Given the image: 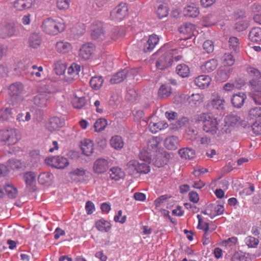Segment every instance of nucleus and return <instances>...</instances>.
<instances>
[{"label": "nucleus", "mask_w": 261, "mask_h": 261, "mask_svg": "<svg viewBox=\"0 0 261 261\" xmlns=\"http://www.w3.org/2000/svg\"><path fill=\"white\" fill-rule=\"evenodd\" d=\"M152 154L147 150L143 149L140 153L139 157L140 161L137 160L130 161L127 164L126 169L128 174H147L150 170L148 165L151 163Z\"/></svg>", "instance_id": "nucleus-1"}, {"label": "nucleus", "mask_w": 261, "mask_h": 261, "mask_svg": "<svg viewBox=\"0 0 261 261\" xmlns=\"http://www.w3.org/2000/svg\"><path fill=\"white\" fill-rule=\"evenodd\" d=\"M248 73L252 77L249 82L251 87V97L255 103L261 105V73L254 68H250Z\"/></svg>", "instance_id": "nucleus-2"}, {"label": "nucleus", "mask_w": 261, "mask_h": 261, "mask_svg": "<svg viewBox=\"0 0 261 261\" xmlns=\"http://www.w3.org/2000/svg\"><path fill=\"white\" fill-rule=\"evenodd\" d=\"M195 122L201 123L203 130L205 132L215 135L217 133V127L220 121L211 114L203 113L197 116Z\"/></svg>", "instance_id": "nucleus-3"}, {"label": "nucleus", "mask_w": 261, "mask_h": 261, "mask_svg": "<svg viewBox=\"0 0 261 261\" xmlns=\"http://www.w3.org/2000/svg\"><path fill=\"white\" fill-rule=\"evenodd\" d=\"M19 131L14 128H8L0 130V145H13L20 139Z\"/></svg>", "instance_id": "nucleus-4"}, {"label": "nucleus", "mask_w": 261, "mask_h": 261, "mask_svg": "<svg viewBox=\"0 0 261 261\" xmlns=\"http://www.w3.org/2000/svg\"><path fill=\"white\" fill-rule=\"evenodd\" d=\"M173 56L172 54L166 53L161 56L155 63L156 67L160 70H164L172 66Z\"/></svg>", "instance_id": "nucleus-5"}, {"label": "nucleus", "mask_w": 261, "mask_h": 261, "mask_svg": "<svg viewBox=\"0 0 261 261\" xmlns=\"http://www.w3.org/2000/svg\"><path fill=\"white\" fill-rule=\"evenodd\" d=\"M127 11L128 8L126 3H121L113 10L110 16L112 19L121 20L126 15Z\"/></svg>", "instance_id": "nucleus-6"}, {"label": "nucleus", "mask_w": 261, "mask_h": 261, "mask_svg": "<svg viewBox=\"0 0 261 261\" xmlns=\"http://www.w3.org/2000/svg\"><path fill=\"white\" fill-rule=\"evenodd\" d=\"M36 177L35 173L32 171L27 172L23 174V178L26 185V189L29 192L36 190Z\"/></svg>", "instance_id": "nucleus-7"}, {"label": "nucleus", "mask_w": 261, "mask_h": 261, "mask_svg": "<svg viewBox=\"0 0 261 261\" xmlns=\"http://www.w3.org/2000/svg\"><path fill=\"white\" fill-rule=\"evenodd\" d=\"M109 168L108 161L102 158L97 159L93 164V170L95 173L102 174L106 172Z\"/></svg>", "instance_id": "nucleus-8"}, {"label": "nucleus", "mask_w": 261, "mask_h": 261, "mask_svg": "<svg viewBox=\"0 0 261 261\" xmlns=\"http://www.w3.org/2000/svg\"><path fill=\"white\" fill-rule=\"evenodd\" d=\"M50 166L58 169H63L69 165L68 160L63 157L60 156H55L50 157Z\"/></svg>", "instance_id": "nucleus-9"}, {"label": "nucleus", "mask_w": 261, "mask_h": 261, "mask_svg": "<svg viewBox=\"0 0 261 261\" xmlns=\"http://www.w3.org/2000/svg\"><path fill=\"white\" fill-rule=\"evenodd\" d=\"M94 50V46L92 43L83 44L79 51L80 56L84 60H88Z\"/></svg>", "instance_id": "nucleus-10"}, {"label": "nucleus", "mask_w": 261, "mask_h": 261, "mask_svg": "<svg viewBox=\"0 0 261 261\" xmlns=\"http://www.w3.org/2000/svg\"><path fill=\"white\" fill-rule=\"evenodd\" d=\"M23 85L20 82H16L11 84L8 88V93L12 96H17L23 91Z\"/></svg>", "instance_id": "nucleus-11"}, {"label": "nucleus", "mask_w": 261, "mask_h": 261, "mask_svg": "<svg viewBox=\"0 0 261 261\" xmlns=\"http://www.w3.org/2000/svg\"><path fill=\"white\" fill-rule=\"evenodd\" d=\"M159 38L156 35L152 34L149 36L147 41L144 43L143 51L144 53L150 52L157 44Z\"/></svg>", "instance_id": "nucleus-12"}, {"label": "nucleus", "mask_w": 261, "mask_h": 261, "mask_svg": "<svg viewBox=\"0 0 261 261\" xmlns=\"http://www.w3.org/2000/svg\"><path fill=\"white\" fill-rule=\"evenodd\" d=\"M246 98V94L243 92H239L233 95L231 98L232 106L237 108H240L244 103Z\"/></svg>", "instance_id": "nucleus-13"}, {"label": "nucleus", "mask_w": 261, "mask_h": 261, "mask_svg": "<svg viewBox=\"0 0 261 261\" xmlns=\"http://www.w3.org/2000/svg\"><path fill=\"white\" fill-rule=\"evenodd\" d=\"M231 69L229 67H226V65L220 67L217 73L216 77L218 80L225 81L229 77Z\"/></svg>", "instance_id": "nucleus-14"}, {"label": "nucleus", "mask_w": 261, "mask_h": 261, "mask_svg": "<svg viewBox=\"0 0 261 261\" xmlns=\"http://www.w3.org/2000/svg\"><path fill=\"white\" fill-rule=\"evenodd\" d=\"M81 149L84 154L86 156L90 155L93 152V143L88 139H85L83 142H81Z\"/></svg>", "instance_id": "nucleus-15"}, {"label": "nucleus", "mask_w": 261, "mask_h": 261, "mask_svg": "<svg viewBox=\"0 0 261 261\" xmlns=\"http://www.w3.org/2000/svg\"><path fill=\"white\" fill-rule=\"evenodd\" d=\"M81 71L80 65L72 63L70 66L68 68L67 73L69 75H72V77H65V80L70 83H71L75 75H78L79 72Z\"/></svg>", "instance_id": "nucleus-16"}, {"label": "nucleus", "mask_w": 261, "mask_h": 261, "mask_svg": "<svg viewBox=\"0 0 261 261\" xmlns=\"http://www.w3.org/2000/svg\"><path fill=\"white\" fill-rule=\"evenodd\" d=\"M178 139L174 136L167 138L164 141L165 147L168 150H174L178 147Z\"/></svg>", "instance_id": "nucleus-17"}, {"label": "nucleus", "mask_w": 261, "mask_h": 261, "mask_svg": "<svg viewBox=\"0 0 261 261\" xmlns=\"http://www.w3.org/2000/svg\"><path fill=\"white\" fill-rule=\"evenodd\" d=\"M64 125V121L59 117L50 118V132L59 130Z\"/></svg>", "instance_id": "nucleus-18"}, {"label": "nucleus", "mask_w": 261, "mask_h": 261, "mask_svg": "<svg viewBox=\"0 0 261 261\" xmlns=\"http://www.w3.org/2000/svg\"><path fill=\"white\" fill-rule=\"evenodd\" d=\"M161 142V139L158 137H153L147 141V150L148 152H156L158 149L159 145ZM145 150V149H144Z\"/></svg>", "instance_id": "nucleus-19"}, {"label": "nucleus", "mask_w": 261, "mask_h": 261, "mask_svg": "<svg viewBox=\"0 0 261 261\" xmlns=\"http://www.w3.org/2000/svg\"><path fill=\"white\" fill-rule=\"evenodd\" d=\"M91 38L94 40H103L104 38V33L102 30V27L101 24L99 25H92L91 27Z\"/></svg>", "instance_id": "nucleus-20"}, {"label": "nucleus", "mask_w": 261, "mask_h": 261, "mask_svg": "<svg viewBox=\"0 0 261 261\" xmlns=\"http://www.w3.org/2000/svg\"><path fill=\"white\" fill-rule=\"evenodd\" d=\"M249 38L253 42L259 43L261 42V28L255 27L252 28L249 32Z\"/></svg>", "instance_id": "nucleus-21"}, {"label": "nucleus", "mask_w": 261, "mask_h": 261, "mask_svg": "<svg viewBox=\"0 0 261 261\" xmlns=\"http://www.w3.org/2000/svg\"><path fill=\"white\" fill-rule=\"evenodd\" d=\"M218 66V61L212 59L205 62L204 64L201 66V70L205 73L211 72L216 69Z\"/></svg>", "instance_id": "nucleus-22"}, {"label": "nucleus", "mask_w": 261, "mask_h": 261, "mask_svg": "<svg viewBox=\"0 0 261 261\" xmlns=\"http://www.w3.org/2000/svg\"><path fill=\"white\" fill-rule=\"evenodd\" d=\"M128 70L124 69L117 72L110 80V83L112 84H118L123 81L128 74Z\"/></svg>", "instance_id": "nucleus-23"}, {"label": "nucleus", "mask_w": 261, "mask_h": 261, "mask_svg": "<svg viewBox=\"0 0 261 261\" xmlns=\"http://www.w3.org/2000/svg\"><path fill=\"white\" fill-rule=\"evenodd\" d=\"M168 126L167 123L162 121L159 122L151 121L149 124V129L152 133H156L160 130L167 128Z\"/></svg>", "instance_id": "nucleus-24"}, {"label": "nucleus", "mask_w": 261, "mask_h": 261, "mask_svg": "<svg viewBox=\"0 0 261 261\" xmlns=\"http://www.w3.org/2000/svg\"><path fill=\"white\" fill-rule=\"evenodd\" d=\"M211 81V79L209 76L201 75L195 79V82L201 89H205L209 86Z\"/></svg>", "instance_id": "nucleus-25"}, {"label": "nucleus", "mask_w": 261, "mask_h": 261, "mask_svg": "<svg viewBox=\"0 0 261 261\" xmlns=\"http://www.w3.org/2000/svg\"><path fill=\"white\" fill-rule=\"evenodd\" d=\"M218 131L216 134L218 136H222L224 134H230L232 130V126H231L228 123H227L226 120L220 123L218 125Z\"/></svg>", "instance_id": "nucleus-26"}, {"label": "nucleus", "mask_w": 261, "mask_h": 261, "mask_svg": "<svg viewBox=\"0 0 261 261\" xmlns=\"http://www.w3.org/2000/svg\"><path fill=\"white\" fill-rule=\"evenodd\" d=\"M178 153L181 158L185 159H192L195 156V151L189 147L182 148L178 150Z\"/></svg>", "instance_id": "nucleus-27"}, {"label": "nucleus", "mask_w": 261, "mask_h": 261, "mask_svg": "<svg viewBox=\"0 0 261 261\" xmlns=\"http://www.w3.org/2000/svg\"><path fill=\"white\" fill-rule=\"evenodd\" d=\"M224 103V99L217 95L212 99L208 105L216 109H223Z\"/></svg>", "instance_id": "nucleus-28"}, {"label": "nucleus", "mask_w": 261, "mask_h": 261, "mask_svg": "<svg viewBox=\"0 0 261 261\" xmlns=\"http://www.w3.org/2000/svg\"><path fill=\"white\" fill-rule=\"evenodd\" d=\"M67 64L61 61H57L54 63L53 72L58 75L63 74L66 69Z\"/></svg>", "instance_id": "nucleus-29"}, {"label": "nucleus", "mask_w": 261, "mask_h": 261, "mask_svg": "<svg viewBox=\"0 0 261 261\" xmlns=\"http://www.w3.org/2000/svg\"><path fill=\"white\" fill-rule=\"evenodd\" d=\"M12 117V109L4 107L0 109V121H8Z\"/></svg>", "instance_id": "nucleus-30"}, {"label": "nucleus", "mask_w": 261, "mask_h": 261, "mask_svg": "<svg viewBox=\"0 0 261 261\" xmlns=\"http://www.w3.org/2000/svg\"><path fill=\"white\" fill-rule=\"evenodd\" d=\"M176 72L182 77H187L190 74V68L186 64H180L176 66Z\"/></svg>", "instance_id": "nucleus-31"}, {"label": "nucleus", "mask_w": 261, "mask_h": 261, "mask_svg": "<svg viewBox=\"0 0 261 261\" xmlns=\"http://www.w3.org/2000/svg\"><path fill=\"white\" fill-rule=\"evenodd\" d=\"M111 146L116 150H120L124 146V142L121 137L115 136L110 140Z\"/></svg>", "instance_id": "nucleus-32"}, {"label": "nucleus", "mask_w": 261, "mask_h": 261, "mask_svg": "<svg viewBox=\"0 0 261 261\" xmlns=\"http://www.w3.org/2000/svg\"><path fill=\"white\" fill-rule=\"evenodd\" d=\"M7 166L13 170H19L25 168L24 163L17 159H10L7 162Z\"/></svg>", "instance_id": "nucleus-33"}, {"label": "nucleus", "mask_w": 261, "mask_h": 261, "mask_svg": "<svg viewBox=\"0 0 261 261\" xmlns=\"http://www.w3.org/2000/svg\"><path fill=\"white\" fill-rule=\"evenodd\" d=\"M103 80L101 76H95L92 77L90 81L91 87L94 90H98L102 85Z\"/></svg>", "instance_id": "nucleus-34"}, {"label": "nucleus", "mask_w": 261, "mask_h": 261, "mask_svg": "<svg viewBox=\"0 0 261 261\" xmlns=\"http://www.w3.org/2000/svg\"><path fill=\"white\" fill-rule=\"evenodd\" d=\"M51 28L50 34L53 35H56L60 32L63 31L64 29V25L60 23H56L54 20H51L50 18V28Z\"/></svg>", "instance_id": "nucleus-35"}, {"label": "nucleus", "mask_w": 261, "mask_h": 261, "mask_svg": "<svg viewBox=\"0 0 261 261\" xmlns=\"http://www.w3.org/2000/svg\"><path fill=\"white\" fill-rule=\"evenodd\" d=\"M184 13L185 16L196 17L199 14V11L198 8L192 6H188L185 8Z\"/></svg>", "instance_id": "nucleus-36"}, {"label": "nucleus", "mask_w": 261, "mask_h": 261, "mask_svg": "<svg viewBox=\"0 0 261 261\" xmlns=\"http://www.w3.org/2000/svg\"><path fill=\"white\" fill-rule=\"evenodd\" d=\"M188 101L192 107H197L202 101V96L200 94H193L189 97Z\"/></svg>", "instance_id": "nucleus-37"}, {"label": "nucleus", "mask_w": 261, "mask_h": 261, "mask_svg": "<svg viewBox=\"0 0 261 261\" xmlns=\"http://www.w3.org/2000/svg\"><path fill=\"white\" fill-rule=\"evenodd\" d=\"M72 103L74 108L82 109L85 106L86 100L84 97H78L75 96L72 100Z\"/></svg>", "instance_id": "nucleus-38"}, {"label": "nucleus", "mask_w": 261, "mask_h": 261, "mask_svg": "<svg viewBox=\"0 0 261 261\" xmlns=\"http://www.w3.org/2000/svg\"><path fill=\"white\" fill-rule=\"evenodd\" d=\"M248 118L250 120H261V107H255L250 109L248 114Z\"/></svg>", "instance_id": "nucleus-39"}, {"label": "nucleus", "mask_w": 261, "mask_h": 261, "mask_svg": "<svg viewBox=\"0 0 261 261\" xmlns=\"http://www.w3.org/2000/svg\"><path fill=\"white\" fill-rule=\"evenodd\" d=\"M56 48L58 52L64 54L70 50L71 44L68 42H58L56 44Z\"/></svg>", "instance_id": "nucleus-40"}, {"label": "nucleus", "mask_w": 261, "mask_h": 261, "mask_svg": "<svg viewBox=\"0 0 261 261\" xmlns=\"http://www.w3.org/2000/svg\"><path fill=\"white\" fill-rule=\"evenodd\" d=\"M171 88L170 86L162 85L158 91V95L160 98L167 97L170 95Z\"/></svg>", "instance_id": "nucleus-41"}, {"label": "nucleus", "mask_w": 261, "mask_h": 261, "mask_svg": "<svg viewBox=\"0 0 261 261\" xmlns=\"http://www.w3.org/2000/svg\"><path fill=\"white\" fill-rule=\"evenodd\" d=\"M194 29V25L191 23H184L178 28V31L184 34H191Z\"/></svg>", "instance_id": "nucleus-42"}, {"label": "nucleus", "mask_w": 261, "mask_h": 261, "mask_svg": "<svg viewBox=\"0 0 261 261\" xmlns=\"http://www.w3.org/2000/svg\"><path fill=\"white\" fill-rule=\"evenodd\" d=\"M107 125V121L105 118L98 119L94 123V127L95 132H100L103 130Z\"/></svg>", "instance_id": "nucleus-43"}, {"label": "nucleus", "mask_w": 261, "mask_h": 261, "mask_svg": "<svg viewBox=\"0 0 261 261\" xmlns=\"http://www.w3.org/2000/svg\"><path fill=\"white\" fill-rule=\"evenodd\" d=\"M169 9L166 4H160L156 10V14L159 18L161 19L168 16Z\"/></svg>", "instance_id": "nucleus-44"}, {"label": "nucleus", "mask_w": 261, "mask_h": 261, "mask_svg": "<svg viewBox=\"0 0 261 261\" xmlns=\"http://www.w3.org/2000/svg\"><path fill=\"white\" fill-rule=\"evenodd\" d=\"M110 177L112 179L115 180H118L121 178L122 175V173L121 171V169L118 167H113L110 170Z\"/></svg>", "instance_id": "nucleus-45"}, {"label": "nucleus", "mask_w": 261, "mask_h": 261, "mask_svg": "<svg viewBox=\"0 0 261 261\" xmlns=\"http://www.w3.org/2000/svg\"><path fill=\"white\" fill-rule=\"evenodd\" d=\"M228 43L230 49L232 50L234 53H237L239 50V39L236 37H231L229 38Z\"/></svg>", "instance_id": "nucleus-46"}, {"label": "nucleus", "mask_w": 261, "mask_h": 261, "mask_svg": "<svg viewBox=\"0 0 261 261\" xmlns=\"http://www.w3.org/2000/svg\"><path fill=\"white\" fill-rule=\"evenodd\" d=\"M6 192L8 196L10 198H14L17 194V190L16 188L11 184H6L5 187Z\"/></svg>", "instance_id": "nucleus-47"}, {"label": "nucleus", "mask_w": 261, "mask_h": 261, "mask_svg": "<svg viewBox=\"0 0 261 261\" xmlns=\"http://www.w3.org/2000/svg\"><path fill=\"white\" fill-rule=\"evenodd\" d=\"M29 44L32 47H38L41 44V40L39 36L36 34H33L30 37Z\"/></svg>", "instance_id": "nucleus-48"}, {"label": "nucleus", "mask_w": 261, "mask_h": 261, "mask_svg": "<svg viewBox=\"0 0 261 261\" xmlns=\"http://www.w3.org/2000/svg\"><path fill=\"white\" fill-rule=\"evenodd\" d=\"M4 30L7 36L11 37L16 32V28L14 23L11 22L7 23L4 27Z\"/></svg>", "instance_id": "nucleus-49"}, {"label": "nucleus", "mask_w": 261, "mask_h": 261, "mask_svg": "<svg viewBox=\"0 0 261 261\" xmlns=\"http://www.w3.org/2000/svg\"><path fill=\"white\" fill-rule=\"evenodd\" d=\"M240 120V117L237 115H231L227 117L226 121L227 123L232 126L233 128L234 126L238 127L239 122Z\"/></svg>", "instance_id": "nucleus-50"}, {"label": "nucleus", "mask_w": 261, "mask_h": 261, "mask_svg": "<svg viewBox=\"0 0 261 261\" xmlns=\"http://www.w3.org/2000/svg\"><path fill=\"white\" fill-rule=\"evenodd\" d=\"M203 25L206 27L215 25L216 23L215 17L212 14H208L203 18Z\"/></svg>", "instance_id": "nucleus-51"}, {"label": "nucleus", "mask_w": 261, "mask_h": 261, "mask_svg": "<svg viewBox=\"0 0 261 261\" xmlns=\"http://www.w3.org/2000/svg\"><path fill=\"white\" fill-rule=\"evenodd\" d=\"M245 241L247 246L250 248H256L259 243L258 240L252 236L247 237Z\"/></svg>", "instance_id": "nucleus-52"}, {"label": "nucleus", "mask_w": 261, "mask_h": 261, "mask_svg": "<svg viewBox=\"0 0 261 261\" xmlns=\"http://www.w3.org/2000/svg\"><path fill=\"white\" fill-rule=\"evenodd\" d=\"M112 225L110 222L102 218L95 223L96 228H111Z\"/></svg>", "instance_id": "nucleus-53"}, {"label": "nucleus", "mask_w": 261, "mask_h": 261, "mask_svg": "<svg viewBox=\"0 0 261 261\" xmlns=\"http://www.w3.org/2000/svg\"><path fill=\"white\" fill-rule=\"evenodd\" d=\"M29 158L32 164L37 163L40 160L39 151L37 150L30 151L29 153Z\"/></svg>", "instance_id": "nucleus-54"}, {"label": "nucleus", "mask_w": 261, "mask_h": 261, "mask_svg": "<svg viewBox=\"0 0 261 261\" xmlns=\"http://www.w3.org/2000/svg\"><path fill=\"white\" fill-rule=\"evenodd\" d=\"M124 35L123 29L119 28H114L113 29L111 32V37L114 40H117L119 37L122 36Z\"/></svg>", "instance_id": "nucleus-55"}, {"label": "nucleus", "mask_w": 261, "mask_h": 261, "mask_svg": "<svg viewBox=\"0 0 261 261\" xmlns=\"http://www.w3.org/2000/svg\"><path fill=\"white\" fill-rule=\"evenodd\" d=\"M248 26V23L246 20L239 21L235 23L234 29L238 32H242L245 30Z\"/></svg>", "instance_id": "nucleus-56"}, {"label": "nucleus", "mask_w": 261, "mask_h": 261, "mask_svg": "<svg viewBox=\"0 0 261 261\" xmlns=\"http://www.w3.org/2000/svg\"><path fill=\"white\" fill-rule=\"evenodd\" d=\"M251 129L255 135H261V123L258 120L253 122L251 125Z\"/></svg>", "instance_id": "nucleus-57"}, {"label": "nucleus", "mask_w": 261, "mask_h": 261, "mask_svg": "<svg viewBox=\"0 0 261 261\" xmlns=\"http://www.w3.org/2000/svg\"><path fill=\"white\" fill-rule=\"evenodd\" d=\"M237 240L236 237H233L222 241L221 245L226 247H232L237 244Z\"/></svg>", "instance_id": "nucleus-58"}, {"label": "nucleus", "mask_w": 261, "mask_h": 261, "mask_svg": "<svg viewBox=\"0 0 261 261\" xmlns=\"http://www.w3.org/2000/svg\"><path fill=\"white\" fill-rule=\"evenodd\" d=\"M233 51H231L230 54H225L224 56V61L226 63V67L232 66L234 62V59L232 55Z\"/></svg>", "instance_id": "nucleus-59"}, {"label": "nucleus", "mask_w": 261, "mask_h": 261, "mask_svg": "<svg viewBox=\"0 0 261 261\" xmlns=\"http://www.w3.org/2000/svg\"><path fill=\"white\" fill-rule=\"evenodd\" d=\"M29 3L24 4L23 0H16L14 4V8L18 11L27 9L25 7L29 6Z\"/></svg>", "instance_id": "nucleus-60"}, {"label": "nucleus", "mask_w": 261, "mask_h": 261, "mask_svg": "<svg viewBox=\"0 0 261 261\" xmlns=\"http://www.w3.org/2000/svg\"><path fill=\"white\" fill-rule=\"evenodd\" d=\"M203 48L208 54L212 53L214 50L213 42L209 40H206L203 44Z\"/></svg>", "instance_id": "nucleus-61"}, {"label": "nucleus", "mask_w": 261, "mask_h": 261, "mask_svg": "<svg viewBox=\"0 0 261 261\" xmlns=\"http://www.w3.org/2000/svg\"><path fill=\"white\" fill-rule=\"evenodd\" d=\"M57 6L60 10L67 9L69 6V0H57Z\"/></svg>", "instance_id": "nucleus-62"}, {"label": "nucleus", "mask_w": 261, "mask_h": 261, "mask_svg": "<svg viewBox=\"0 0 261 261\" xmlns=\"http://www.w3.org/2000/svg\"><path fill=\"white\" fill-rule=\"evenodd\" d=\"M33 71L31 72L32 75H35L37 77H40L43 73V68L42 66L38 67L37 65L32 66Z\"/></svg>", "instance_id": "nucleus-63"}, {"label": "nucleus", "mask_w": 261, "mask_h": 261, "mask_svg": "<svg viewBox=\"0 0 261 261\" xmlns=\"http://www.w3.org/2000/svg\"><path fill=\"white\" fill-rule=\"evenodd\" d=\"M49 181V173L42 172L38 176V181L40 184L44 185Z\"/></svg>", "instance_id": "nucleus-64"}]
</instances>
